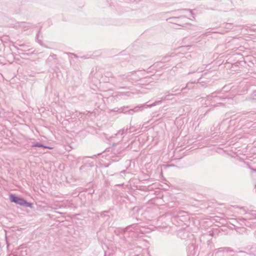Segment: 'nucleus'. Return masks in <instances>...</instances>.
<instances>
[{"label":"nucleus","mask_w":256,"mask_h":256,"mask_svg":"<svg viewBox=\"0 0 256 256\" xmlns=\"http://www.w3.org/2000/svg\"><path fill=\"white\" fill-rule=\"evenodd\" d=\"M128 130V128H126V130L122 129V130H120V131H119V132H118L116 134V135H118V134H121V135H122V134H125V133L127 132Z\"/></svg>","instance_id":"39448f33"},{"label":"nucleus","mask_w":256,"mask_h":256,"mask_svg":"<svg viewBox=\"0 0 256 256\" xmlns=\"http://www.w3.org/2000/svg\"><path fill=\"white\" fill-rule=\"evenodd\" d=\"M10 198L12 202H14L16 204H18L20 206L23 205V203L24 200V199L18 197L14 194H10Z\"/></svg>","instance_id":"f03ea898"},{"label":"nucleus","mask_w":256,"mask_h":256,"mask_svg":"<svg viewBox=\"0 0 256 256\" xmlns=\"http://www.w3.org/2000/svg\"><path fill=\"white\" fill-rule=\"evenodd\" d=\"M228 250H230V251H232V250H230V248H228Z\"/></svg>","instance_id":"6e6552de"},{"label":"nucleus","mask_w":256,"mask_h":256,"mask_svg":"<svg viewBox=\"0 0 256 256\" xmlns=\"http://www.w3.org/2000/svg\"><path fill=\"white\" fill-rule=\"evenodd\" d=\"M130 94V92H121L120 95H126L128 96H129Z\"/></svg>","instance_id":"423d86ee"},{"label":"nucleus","mask_w":256,"mask_h":256,"mask_svg":"<svg viewBox=\"0 0 256 256\" xmlns=\"http://www.w3.org/2000/svg\"><path fill=\"white\" fill-rule=\"evenodd\" d=\"M22 206L26 207L32 208V204L30 202H27L26 200H24Z\"/></svg>","instance_id":"20e7f679"},{"label":"nucleus","mask_w":256,"mask_h":256,"mask_svg":"<svg viewBox=\"0 0 256 256\" xmlns=\"http://www.w3.org/2000/svg\"><path fill=\"white\" fill-rule=\"evenodd\" d=\"M22 26H23L24 28H26V27H28V26H26V25H27L28 24H26V23H25V22H24V23H22Z\"/></svg>","instance_id":"0eeeda50"},{"label":"nucleus","mask_w":256,"mask_h":256,"mask_svg":"<svg viewBox=\"0 0 256 256\" xmlns=\"http://www.w3.org/2000/svg\"><path fill=\"white\" fill-rule=\"evenodd\" d=\"M32 147H39V148H50L49 147L44 146L43 144H39L38 142H37V143L34 144V145H32Z\"/></svg>","instance_id":"7ed1b4c3"},{"label":"nucleus","mask_w":256,"mask_h":256,"mask_svg":"<svg viewBox=\"0 0 256 256\" xmlns=\"http://www.w3.org/2000/svg\"><path fill=\"white\" fill-rule=\"evenodd\" d=\"M255 187H256V184L255 185Z\"/></svg>","instance_id":"1a4fd4ad"},{"label":"nucleus","mask_w":256,"mask_h":256,"mask_svg":"<svg viewBox=\"0 0 256 256\" xmlns=\"http://www.w3.org/2000/svg\"><path fill=\"white\" fill-rule=\"evenodd\" d=\"M186 11H188L192 14V10H180V12L181 14L179 16H173L170 18L166 20L169 22L177 24L180 26H183L184 24H187L186 18L184 14V12Z\"/></svg>","instance_id":"f257e3e1"}]
</instances>
